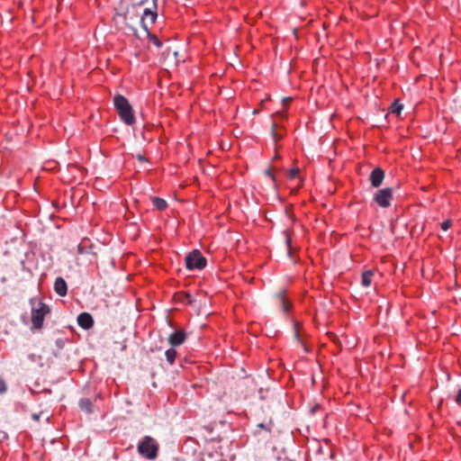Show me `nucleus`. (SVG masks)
Masks as SVG:
<instances>
[{
	"instance_id": "f257e3e1",
	"label": "nucleus",
	"mask_w": 461,
	"mask_h": 461,
	"mask_svg": "<svg viewBox=\"0 0 461 461\" xmlns=\"http://www.w3.org/2000/svg\"><path fill=\"white\" fill-rule=\"evenodd\" d=\"M169 50L170 48L165 46L163 40L146 27V62L151 60V55L158 57L159 62L166 61L168 59Z\"/></svg>"
},
{
	"instance_id": "f03ea898",
	"label": "nucleus",
	"mask_w": 461,
	"mask_h": 461,
	"mask_svg": "<svg viewBox=\"0 0 461 461\" xmlns=\"http://www.w3.org/2000/svg\"><path fill=\"white\" fill-rule=\"evenodd\" d=\"M113 104L121 120L124 123L131 125L135 122V116L132 107L123 95H116L113 97Z\"/></svg>"
},
{
	"instance_id": "7ed1b4c3",
	"label": "nucleus",
	"mask_w": 461,
	"mask_h": 461,
	"mask_svg": "<svg viewBox=\"0 0 461 461\" xmlns=\"http://www.w3.org/2000/svg\"><path fill=\"white\" fill-rule=\"evenodd\" d=\"M48 313H50V307L43 303H39L37 308L33 307L32 310V329H41L44 318Z\"/></svg>"
},
{
	"instance_id": "20e7f679",
	"label": "nucleus",
	"mask_w": 461,
	"mask_h": 461,
	"mask_svg": "<svg viewBox=\"0 0 461 461\" xmlns=\"http://www.w3.org/2000/svg\"><path fill=\"white\" fill-rule=\"evenodd\" d=\"M185 266L188 269H203L206 266V259L197 249L185 257Z\"/></svg>"
},
{
	"instance_id": "39448f33",
	"label": "nucleus",
	"mask_w": 461,
	"mask_h": 461,
	"mask_svg": "<svg viewBox=\"0 0 461 461\" xmlns=\"http://www.w3.org/2000/svg\"><path fill=\"white\" fill-rule=\"evenodd\" d=\"M393 199V189L390 187L383 188L378 190L375 195L374 200L375 203L383 208H387L391 205Z\"/></svg>"
},
{
	"instance_id": "423d86ee",
	"label": "nucleus",
	"mask_w": 461,
	"mask_h": 461,
	"mask_svg": "<svg viewBox=\"0 0 461 461\" xmlns=\"http://www.w3.org/2000/svg\"><path fill=\"white\" fill-rule=\"evenodd\" d=\"M142 1L138 4L131 5L125 13V20L129 22L139 21L140 24L144 28V11L138 12V8L141 5Z\"/></svg>"
},
{
	"instance_id": "0eeeda50",
	"label": "nucleus",
	"mask_w": 461,
	"mask_h": 461,
	"mask_svg": "<svg viewBox=\"0 0 461 461\" xmlns=\"http://www.w3.org/2000/svg\"><path fill=\"white\" fill-rule=\"evenodd\" d=\"M159 445L152 438L146 436V458L155 459L158 456Z\"/></svg>"
},
{
	"instance_id": "6e6552de",
	"label": "nucleus",
	"mask_w": 461,
	"mask_h": 461,
	"mask_svg": "<svg viewBox=\"0 0 461 461\" xmlns=\"http://www.w3.org/2000/svg\"><path fill=\"white\" fill-rule=\"evenodd\" d=\"M384 178V171L380 167H375L369 176V180L371 182L372 186L379 187Z\"/></svg>"
},
{
	"instance_id": "1a4fd4ad",
	"label": "nucleus",
	"mask_w": 461,
	"mask_h": 461,
	"mask_svg": "<svg viewBox=\"0 0 461 461\" xmlns=\"http://www.w3.org/2000/svg\"><path fill=\"white\" fill-rule=\"evenodd\" d=\"M77 323L81 328L88 330L93 327L94 320L91 314L87 312H82L77 316Z\"/></svg>"
},
{
	"instance_id": "9d476101",
	"label": "nucleus",
	"mask_w": 461,
	"mask_h": 461,
	"mask_svg": "<svg viewBox=\"0 0 461 461\" xmlns=\"http://www.w3.org/2000/svg\"><path fill=\"white\" fill-rule=\"evenodd\" d=\"M185 338L186 335L184 330H176L169 336L168 341L171 346L176 347L183 344L185 340Z\"/></svg>"
},
{
	"instance_id": "9b49d317",
	"label": "nucleus",
	"mask_w": 461,
	"mask_h": 461,
	"mask_svg": "<svg viewBox=\"0 0 461 461\" xmlns=\"http://www.w3.org/2000/svg\"><path fill=\"white\" fill-rule=\"evenodd\" d=\"M54 291L59 296H65L68 293V285L64 278L59 276L54 282Z\"/></svg>"
},
{
	"instance_id": "f8f14e48",
	"label": "nucleus",
	"mask_w": 461,
	"mask_h": 461,
	"mask_svg": "<svg viewBox=\"0 0 461 461\" xmlns=\"http://www.w3.org/2000/svg\"><path fill=\"white\" fill-rule=\"evenodd\" d=\"M271 135L275 141L281 140L284 136V129L283 127L279 126L276 122H273L272 127H271Z\"/></svg>"
},
{
	"instance_id": "ddd939ff",
	"label": "nucleus",
	"mask_w": 461,
	"mask_h": 461,
	"mask_svg": "<svg viewBox=\"0 0 461 461\" xmlns=\"http://www.w3.org/2000/svg\"><path fill=\"white\" fill-rule=\"evenodd\" d=\"M149 200L152 203L154 208L158 211H164L167 207V201L162 198L150 195Z\"/></svg>"
},
{
	"instance_id": "4468645a",
	"label": "nucleus",
	"mask_w": 461,
	"mask_h": 461,
	"mask_svg": "<svg viewBox=\"0 0 461 461\" xmlns=\"http://www.w3.org/2000/svg\"><path fill=\"white\" fill-rule=\"evenodd\" d=\"M179 62H180V59L178 58V51L174 50L171 53V50H170L168 52V59H167L166 61H161L160 63H165L168 66H177Z\"/></svg>"
},
{
	"instance_id": "2eb2a0df",
	"label": "nucleus",
	"mask_w": 461,
	"mask_h": 461,
	"mask_svg": "<svg viewBox=\"0 0 461 461\" xmlns=\"http://www.w3.org/2000/svg\"><path fill=\"white\" fill-rule=\"evenodd\" d=\"M79 407L83 411H85L86 413L93 412V403L88 398L81 399L79 401Z\"/></svg>"
},
{
	"instance_id": "dca6fc26",
	"label": "nucleus",
	"mask_w": 461,
	"mask_h": 461,
	"mask_svg": "<svg viewBox=\"0 0 461 461\" xmlns=\"http://www.w3.org/2000/svg\"><path fill=\"white\" fill-rule=\"evenodd\" d=\"M374 272L372 270L365 271L362 274L361 284L364 287H368L372 284Z\"/></svg>"
},
{
	"instance_id": "f3484780",
	"label": "nucleus",
	"mask_w": 461,
	"mask_h": 461,
	"mask_svg": "<svg viewBox=\"0 0 461 461\" xmlns=\"http://www.w3.org/2000/svg\"><path fill=\"white\" fill-rule=\"evenodd\" d=\"M67 339H64V338H58L56 340H55V346H56V349H53V355L56 357H59L60 356L59 352L61 349H63V348L65 347L66 343H67Z\"/></svg>"
},
{
	"instance_id": "a211bd4d",
	"label": "nucleus",
	"mask_w": 461,
	"mask_h": 461,
	"mask_svg": "<svg viewBox=\"0 0 461 461\" xmlns=\"http://www.w3.org/2000/svg\"><path fill=\"white\" fill-rule=\"evenodd\" d=\"M402 108H403V105L402 104H400V102L398 100H396L391 104L390 111L392 113L400 115Z\"/></svg>"
},
{
	"instance_id": "6ab92c4d",
	"label": "nucleus",
	"mask_w": 461,
	"mask_h": 461,
	"mask_svg": "<svg viewBox=\"0 0 461 461\" xmlns=\"http://www.w3.org/2000/svg\"><path fill=\"white\" fill-rule=\"evenodd\" d=\"M167 362L172 365L174 364L176 357V351L174 348H169L165 353Z\"/></svg>"
},
{
	"instance_id": "aec40b11",
	"label": "nucleus",
	"mask_w": 461,
	"mask_h": 461,
	"mask_svg": "<svg viewBox=\"0 0 461 461\" xmlns=\"http://www.w3.org/2000/svg\"><path fill=\"white\" fill-rule=\"evenodd\" d=\"M148 15L150 16V21L154 23L158 19L157 9L154 7H146V16Z\"/></svg>"
},
{
	"instance_id": "412c9836",
	"label": "nucleus",
	"mask_w": 461,
	"mask_h": 461,
	"mask_svg": "<svg viewBox=\"0 0 461 461\" xmlns=\"http://www.w3.org/2000/svg\"><path fill=\"white\" fill-rule=\"evenodd\" d=\"M277 300L279 301V303L282 304L283 306V310L284 312H287L289 310V303L286 302V300L285 299L284 295L282 293H279L276 296Z\"/></svg>"
},
{
	"instance_id": "4be33fe9",
	"label": "nucleus",
	"mask_w": 461,
	"mask_h": 461,
	"mask_svg": "<svg viewBox=\"0 0 461 461\" xmlns=\"http://www.w3.org/2000/svg\"><path fill=\"white\" fill-rule=\"evenodd\" d=\"M452 226V221L450 220H447L441 223V229L444 231H447Z\"/></svg>"
},
{
	"instance_id": "5701e85b",
	"label": "nucleus",
	"mask_w": 461,
	"mask_h": 461,
	"mask_svg": "<svg viewBox=\"0 0 461 461\" xmlns=\"http://www.w3.org/2000/svg\"><path fill=\"white\" fill-rule=\"evenodd\" d=\"M299 174V169L298 168H293L291 169L289 172H288V176L290 178H295Z\"/></svg>"
},
{
	"instance_id": "b1692460",
	"label": "nucleus",
	"mask_w": 461,
	"mask_h": 461,
	"mask_svg": "<svg viewBox=\"0 0 461 461\" xmlns=\"http://www.w3.org/2000/svg\"><path fill=\"white\" fill-rule=\"evenodd\" d=\"M6 389L7 386L5 382L2 378H0V394L5 393Z\"/></svg>"
},
{
	"instance_id": "393cba45",
	"label": "nucleus",
	"mask_w": 461,
	"mask_h": 461,
	"mask_svg": "<svg viewBox=\"0 0 461 461\" xmlns=\"http://www.w3.org/2000/svg\"><path fill=\"white\" fill-rule=\"evenodd\" d=\"M138 452L141 456H144V440H141V441L139 442V444H138Z\"/></svg>"
},
{
	"instance_id": "a878e982",
	"label": "nucleus",
	"mask_w": 461,
	"mask_h": 461,
	"mask_svg": "<svg viewBox=\"0 0 461 461\" xmlns=\"http://www.w3.org/2000/svg\"><path fill=\"white\" fill-rule=\"evenodd\" d=\"M329 337L330 338V339L334 342V343H339V337L334 334V333H328Z\"/></svg>"
},
{
	"instance_id": "bb28decb",
	"label": "nucleus",
	"mask_w": 461,
	"mask_h": 461,
	"mask_svg": "<svg viewBox=\"0 0 461 461\" xmlns=\"http://www.w3.org/2000/svg\"><path fill=\"white\" fill-rule=\"evenodd\" d=\"M456 402L461 406V389L458 391L456 396V399H455Z\"/></svg>"
},
{
	"instance_id": "cd10ccee",
	"label": "nucleus",
	"mask_w": 461,
	"mask_h": 461,
	"mask_svg": "<svg viewBox=\"0 0 461 461\" xmlns=\"http://www.w3.org/2000/svg\"><path fill=\"white\" fill-rule=\"evenodd\" d=\"M42 414H43V412H40V413H32V418L34 420L38 421V420H40V418H41V416Z\"/></svg>"
},
{
	"instance_id": "c85d7f7f",
	"label": "nucleus",
	"mask_w": 461,
	"mask_h": 461,
	"mask_svg": "<svg viewBox=\"0 0 461 461\" xmlns=\"http://www.w3.org/2000/svg\"><path fill=\"white\" fill-rule=\"evenodd\" d=\"M285 243H286L287 247L290 248V243H291L290 235L288 234L287 231L285 232Z\"/></svg>"
},
{
	"instance_id": "c756f323",
	"label": "nucleus",
	"mask_w": 461,
	"mask_h": 461,
	"mask_svg": "<svg viewBox=\"0 0 461 461\" xmlns=\"http://www.w3.org/2000/svg\"><path fill=\"white\" fill-rule=\"evenodd\" d=\"M265 174L269 176L273 180H275V176L271 174L270 168L269 169H266L265 170Z\"/></svg>"
},
{
	"instance_id": "7c9ffc66",
	"label": "nucleus",
	"mask_w": 461,
	"mask_h": 461,
	"mask_svg": "<svg viewBox=\"0 0 461 461\" xmlns=\"http://www.w3.org/2000/svg\"><path fill=\"white\" fill-rule=\"evenodd\" d=\"M291 98L290 97H285L283 99V103L285 105H288V104L291 102Z\"/></svg>"
},
{
	"instance_id": "2f4dec72",
	"label": "nucleus",
	"mask_w": 461,
	"mask_h": 461,
	"mask_svg": "<svg viewBox=\"0 0 461 461\" xmlns=\"http://www.w3.org/2000/svg\"><path fill=\"white\" fill-rule=\"evenodd\" d=\"M277 116H280V117H285V115L282 113V112H276L274 115V117H277Z\"/></svg>"
},
{
	"instance_id": "473e14b6",
	"label": "nucleus",
	"mask_w": 461,
	"mask_h": 461,
	"mask_svg": "<svg viewBox=\"0 0 461 461\" xmlns=\"http://www.w3.org/2000/svg\"><path fill=\"white\" fill-rule=\"evenodd\" d=\"M137 158H138L140 162H143V161H144V155L138 154V155H137Z\"/></svg>"
},
{
	"instance_id": "72a5a7b5",
	"label": "nucleus",
	"mask_w": 461,
	"mask_h": 461,
	"mask_svg": "<svg viewBox=\"0 0 461 461\" xmlns=\"http://www.w3.org/2000/svg\"><path fill=\"white\" fill-rule=\"evenodd\" d=\"M151 2H152V5L150 7H154L155 9H158V5H157L158 0H151Z\"/></svg>"
},
{
	"instance_id": "f704fd0d",
	"label": "nucleus",
	"mask_w": 461,
	"mask_h": 461,
	"mask_svg": "<svg viewBox=\"0 0 461 461\" xmlns=\"http://www.w3.org/2000/svg\"><path fill=\"white\" fill-rule=\"evenodd\" d=\"M294 337L297 340H299V332L297 330V329H295V333H294Z\"/></svg>"
},
{
	"instance_id": "c9c22d12",
	"label": "nucleus",
	"mask_w": 461,
	"mask_h": 461,
	"mask_svg": "<svg viewBox=\"0 0 461 461\" xmlns=\"http://www.w3.org/2000/svg\"><path fill=\"white\" fill-rule=\"evenodd\" d=\"M258 427L261 428V429H265V425L263 423H259Z\"/></svg>"
},
{
	"instance_id": "e433bc0d",
	"label": "nucleus",
	"mask_w": 461,
	"mask_h": 461,
	"mask_svg": "<svg viewBox=\"0 0 461 461\" xmlns=\"http://www.w3.org/2000/svg\"><path fill=\"white\" fill-rule=\"evenodd\" d=\"M135 202L139 204L140 203V200L138 199H135Z\"/></svg>"
}]
</instances>
